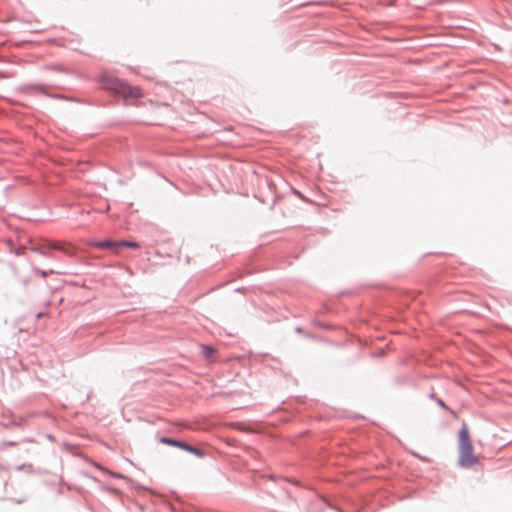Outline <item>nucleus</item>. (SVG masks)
<instances>
[{
	"instance_id": "f257e3e1",
	"label": "nucleus",
	"mask_w": 512,
	"mask_h": 512,
	"mask_svg": "<svg viewBox=\"0 0 512 512\" xmlns=\"http://www.w3.org/2000/svg\"><path fill=\"white\" fill-rule=\"evenodd\" d=\"M103 88L114 92L125 99H139L143 96L142 90L139 87H133L126 82L110 76L102 78Z\"/></svg>"
},
{
	"instance_id": "f03ea898",
	"label": "nucleus",
	"mask_w": 512,
	"mask_h": 512,
	"mask_svg": "<svg viewBox=\"0 0 512 512\" xmlns=\"http://www.w3.org/2000/svg\"><path fill=\"white\" fill-rule=\"evenodd\" d=\"M459 442V464L462 467H471L478 461V457L473 453V446L470 439L469 430L466 424H463L458 435Z\"/></svg>"
},
{
	"instance_id": "7ed1b4c3",
	"label": "nucleus",
	"mask_w": 512,
	"mask_h": 512,
	"mask_svg": "<svg viewBox=\"0 0 512 512\" xmlns=\"http://www.w3.org/2000/svg\"><path fill=\"white\" fill-rule=\"evenodd\" d=\"M93 246L99 247V248H116L120 246H126L131 247L134 249H138L140 246L136 242H128V241H121V242H112V241H102V242H94L92 243Z\"/></svg>"
},
{
	"instance_id": "20e7f679",
	"label": "nucleus",
	"mask_w": 512,
	"mask_h": 512,
	"mask_svg": "<svg viewBox=\"0 0 512 512\" xmlns=\"http://www.w3.org/2000/svg\"><path fill=\"white\" fill-rule=\"evenodd\" d=\"M160 442L163 443V444L174 446V447H178V448H181V449H184V446L186 444L185 442L178 441V440L171 439V438H166V437H162L160 439Z\"/></svg>"
},
{
	"instance_id": "39448f33",
	"label": "nucleus",
	"mask_w": 512,
	"mask_h": 512,
	"mask_svg": "<svg viewBox=\"0 0 512 512\" xmlns=\"http://www.w3.org/2000/svg\"><path fill=\"white\" fill-rule=\"evenodd\" d=\"M183 450H185L187 452H190V453H192V454H194V455H196L198 457H203V455H204V453L200 449H198L196 447H193V446H191V445H189L187 443L185 444Z\"/></svg>"
},
{
	"instance_id": "423d86ee",
	"label": "nucleus",
	"mask_w": 512,
	"mask_h": 512,
	"mask_svg": "<svg viewBox=\"0 0 512 512\" xmlns=\"http://www.w3.org/2000/svg\"><path fill=\"white\" fill-rule=\"evenodd\" d=\"M215 352H216V350L211 346H207V345L202 346V353L206 358L212 357L215 354Z\"/></svg>"
},
{
	"instance_id": "0eeeda50",
	"label": "nucleus",
	"mask_w": 512,
	"mask_h": 512,
	"mask_svg": "<svg viewBox=\"0 0 512 512\" xmlns=\"http://www.w3.org/2000/svg\"><path fill=\"white\" fill-rule=\"evenodd\" d=\"M53 248L64 251L65 253H72L70 246L65 245H54Z\"/></svg>"
}]
</instances>
